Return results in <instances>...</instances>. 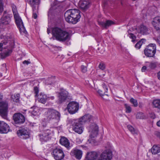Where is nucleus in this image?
Returning a JSON list of instances; mask_svg holds the SVG:
<instances>
[{"label": "nucleus", "instance_id": "f257e3e1", "mask_svg": "<svg viewBox=\"0 0 160 160\" xmlns=\"http://www.w3.org/2000/svg\"><path fill=\"white\" fill-rule=\"evenodd\" d=\"M52 33L55 39L60 42H64L70 39L69 33L60 28L55 27L52 28Z\"/></svg>", "mask_w": 160, "mask_h": 160}, {"label": "nucleus", "instance_id": "f03ea898", "mask_svg": "<svg viewBox=\"0 0 160 160\" xmlns=\"http://www.w3.org/2000/svg\"><path fill=\"white\" fill-rule=\"evenodd\" d=\"M80 11L78 9H71L68 10L64 14L66 21L69 23L73 24L78 22L81 18Z\"/></svg>", "mask_w": 160, "mask_h": 160}, {"label": "nucleus", "instance_id": "7ed1b4c3", "mask_svg": "<svg viewBox=\"0 0 160 160\" xmlns=\"http://www.w3.org/2000/svg\"><path fill=\"white\" fill-rule=\"evenodd\" d=\"M45 113L47 119L49 121L54 120L56 122H58L60 120V113L55 109L48 108Z\"/></svg>", "mask_w": 160, "mask_h": 160}, {"label": "nucleus", "instance_id": "20e7f679", "mask_svg": "<svg viewBox=\"0 0 160 160\" xmlns=\"http://www.w3.org/2000/svg\"><path fill=\"white\" fill-rule=\"evenodd\" d=\"M8 109V103L6 101H0V115L3 118H7Z\"/></svg>", "mask_w": 160, "mask_h": 160}, {"label": "nucleus", "instance_id": "39448f33", "mask_svg": "<svg viewBox=\"0 0 160 160\" xmlns=\"http://www.w3.org/2000/svg\"><path fill=\"white\" fill-rule=\"evenodd\" d=\"M156 52V46L155 44H150L144 50L145 55L147 57H153Z\"/></svg>", "mask_w": 160, "mask_h": 160}, {"label": "nucleus", "instance_id": "423d86ee", "mask_svg": "<svg viewBox=\"0 0 160 160\" xmlns=\"http://www.w3.org/2000/svg\"><path fill=\"white\" fill-rule=\"evenodd\" d=\"M67 108L69 113L72 114H75L78 110L79 103L74 101L70 102L68 104Z\"/></svg>", "mask_w": 160, "mask_h": 160}, {"label": "nucleus", "instance_id": "0eeeda50", "mask_svg": "<svg viewBox=\"0 0 160 160\" xmlns=\"http://www.w3.org/2000/svg\"><path fill=\"white\" fill-rule=\"evenodd\" d=\"M52 154L56 160H61L64 157L63 150L59 148H56L54 149L52 152Z\"/></svg>", "mask_w": 160, "mask_h": 160}, {"label": "nucleus", "instance_id": "6e6552de", "mask_svg": "<svg viewBox=\"0 0 160 160\" xmlns=\"http://www.w3.org/2000/svg\"><path fill=\"white\" fill-rule=\"evenodd\" d=\"M13 119L15 124L20 125L23 123L25 120L24 116L22 114L17 112L13 114Z\"/></svg>", "mask_w": 160, "mask_h": 160}, {"label": "nucleus", "instance_id": "1a4fd4ad", "mask_svg": "<svg viewBox=\"0 0 160 160\" xmlns=\"http://www.w3.org/2000/svg\"><path fill=\"white\" fill-rule=\"evenodd\" d=\"M18 136L21 138L27 139L30 137L28 130L27 128L20 127L17 131Z\"/></svg>", "mask_w": 160, "mask_h": 160}, {"label": "nucleus", "instance_id": "9d476101", "mask_svg": "<svg viewBox=\"0 0 160 160\" xmlns=\"http://www.w3.org/2000/svg\"><path fill=\"white\" fill-rule=\"evenodd\" d=\"M82 124L79 120H74L72 123L73 130L79 134H81L83 132Z\"/></svg>", "mask_w": 160, "mask_h": 160}, {"label": "nucleus", "instance_id": "9b49d317", "mask_svg": "<svg viewBox=\"0 0 160 160\" xmlns=\"http://www.w3.org/2000/svg\"><path fill=\"white\" fill-rule=\"evenodd\" d=\"M2 15V16L0 19V24L3 25L9 24L11 21V17L12 15L8 14L6 10L3 12Z\"/></svg>", "mask_w": 160, "mask_h": 160}, {"label": "nucleus", "instance_id": "f8f14e48", "mask_svg": "<svg viewBox=\"0 0 160 160\" xmlns=\"http://www.w3.org/2000/svg\"><path fill=\"white\" fill-rule=\"evenodd\" d=\"M68 96V92L63 89H61L60 92L58 93V104H61L65 102Z\"/></svg>", "mask_w": 160, "mask_h": 160}, {"label": "nucleus", "instance_id": "ddd939ff", "mask_svg": "<svg viewBox=\"0 0 160 160\" xmlns=\"http://www.w3.org/2000/svg\"><path fill=\"white\" fill-rule=\"evenodd\" d=\"M52 132L49 129L44 130L42 134H39L40 140L41 142H46L50 139V135L51 134Z\"/></svg>", "mask_w": 160, "mask_h": 160}, {"label": "nucleus", "instance_id": "4468645a", "mask_svg": "<svg viewBox=\"0 0 160 160\" xmlns=\"http://www.w3.org/2000/svg\"><path fill=\"white\" fill-rule=\"evenodd\" d=\"M112 152L109 150L104 151L100 155L99 160H110L112 158Z\"/></svg>", "mask_w": 160, "mask_h": 160}, {"label": "nucleus", "instance_id": "2eb2a0df", "mask_svg": "<svg viewBox=\"0 0 160 160\" xmlns=\"http://www.w3.org/2000/svg\"><path fill=\"white\" fill-rule=\"evenodd\" d=\"M14 18L16 24L19 29L20 32H23L24 33L25 32V29L21 18L18 15L17 16V17H14Z\"/></svg>", "mask_w": 160, "mask_h": 160}, {"label": "nucleus", "instance_id": "dca6fc26", "mask_svg": "<svg viewBox=\"0 0 160 160\" xmlns=\"http://www.w3.org/2000/svg\"><path fill=\"white\" fill-rule=\"evenodd\" d=\"M38 100L40 102L44 104L48 100H53L54 97L53 96L48 97L47 95L41 93L38 95Z\"/></svg>", "mask_w": 160, "mask_h": 160}, {"label": "nucleus", "instance_id": "f3484780", "mask_svg": "<svg viewBox=\"0 0 160 160\" xmlns=\"http://www.w3.org/2000/svg\"><path fill=\"white\" fill-rule=\"evenodd\" d=\"M10 130L9 126L5 122L3 121H0V133H7Z\"/></svg>", "mask_w": 160, "mask_h": 160}, {"label": "nucleus", "instance_id": "a211bd4d", "mask_svg": "<svg viewBox=\"0 0 160 160\" xmlns=\"http://www.w3.org/2000/svg\"><path fill=\"white\" fill-rule=\"evenodd\" d=\"M152 24L158 32L160 33V16L154 18L152 21Z\"/></svg>", "mask_w": 160, "mask_h": 160}, {"label": "nucleus", "instance_id": "6ab92c4d", "mask_svg": "<svg viewBox=\"0 0 160 160\" xmlns=\"http://www.w3.org/2000/svg\"><path fill=\"white\" fill-rule=\"evenodd\" d=\"M99 154L98 152L92 151L88 152L86 157L88 160H99Z\"/></svg>", "mask_w": 160, "mask_h": 160}, {"label": "nucleus", "instance_id": "aec40b11", "mask_svg": "<svg viewBox=\"0 0 160 160\" xmlns=\"http://www.w3.org/2000/svg\"><path fill=\"white\" fill-rule=\"evenodd\" d=\"M27 1L32 7L33 11L35 10H38L40 0H27Z\"/></svg>", "mask_w": 160, "mask_h": 160}, {"label": "nucleus", "instance_id": "412c9836", "mask_svg": "<svg viewBox=\"0 0 160 160\" xmlns=\"http://www.w3.org/2000/svg\"><path fill=\"white\" fill-rule=\"evenodd\" d=\"M90 3V0H81L78 3L79 6L82 9L85 10L89 7Z\"/></svg>", "mask_w": 160, "mask_h": 160}, {"label": "nucleus", "instance_id": "4be33fe9", "mask_svg": "<svg viewBox=\"0 0 160 160\" xmlns=\"http://www.w3.org/2000/svg\"><path fill=\"white\" fill-rule=\"evenodd\" d=\"M91 132V136L92 138H94L96 136L98 133V126L95 123H92L90 127Z\"/></svg>", "mask_w": 160, "mask_h": 160}, {"label": "nucleus", "instance_id": "5701e85b", "mask_svg": "<svg viewBox=\"0 0 160 160\" xmlns=\"http://www.w3.org/2000/svg\"><path fill=\"white\" fill-rule=\"evenodd\" d=\"M138 31L142 35H147L149 33L148 28L143 25H141L140 26Z\"/></svg>", "mask_w": 160, "mask_h": 160}, {"label": "nucleus", "instance_id": "b1692460", "mask_svg": "<svg viewBox=\"0 0 160 160\" xmlns=\"http://www.w3.org/2000/svg\"><path fill=\"white\" fill-rule=\"evenodd\" d=\"M60 143L68 148L69 147V142L68 140L65 137H62L60 140Z\"/></svg>", "mask_w": 160, "mask_h": 160}, {"label": "nucleus", "instance_id": "393cba45", "mask_svg": "<svg viewBox=\"0 0 160 160\" xmlns=\"http://www.w3.org/2000/svg\"><path fill=\"white\" fill-rule=\"evenodd\" d=\"M91 118L92 116L90 115L87 114L82 117L79 120L83 124L84 122L90 121Z\"/></svg>", "mask_w": 160, "mask_h": 160}, {"label": "nucleus", "instance_id": "a878e982", "mask_svg": "<svg viewBox=\"0 0 160 160\" xmlns=\"http://www.w3.org/2000/svg\"><path fill=\"white\" fill-rule=\"evenodd\" d=\"M72 153H73L75 158L78 159H80L82 156V151L78 149L75 150L73 151L72 152Z\"/></svg>", "mask_w": 160, "mask_h": 160}, {"label": "nucleus", "instance_id": "bb28decb", "mask_svg": "<svg viewBox=\"0 0 160 160\" xmlns=\"http://www.w3.org/2000/svg\"><path fill=\"white\" fill-rule=\"evenodd\" d=\"M114 24V22L111 20H108L106 22H100L99 24L103 27L107 28Z\"/></svg>", "mask_w": 160, "mask_h": 160}, {"label": "nucleus", "instance_id": "cd10ccee", "mask_svg": "<svg viewBox=\"0 0 160 160\" xmlns=\"http://www.w3.org/2000/svg\"><path fill=\"white\" fill-rule=\"evenodd\" d=\"M29 111L31 112L32 115L35 116L38 115L39 109L38 107L34 106L31 108Z\"/></svg>", "mask_w": 160, "mask_h": 160}, {"label": "nucleus", "instance_id": "c85d7f7f", "mask_svg": "<svg viewBox=\"0 0 160 160\" xmlns=\"http://www.w3.org/2000/svg\"><path fill=\"white\" fill-rule=\"evenodd\" d=\"M152 106L153 108H157L160 110V100L156 99L153 100L152 102Z\"/></svg>", "mask_w": 160, "mask_h": 160}, {"label": "nucleus", "instance_id": "c756f323", "mask_svg": "<svg viewBox=\"0 0 160 160\" xmlns=\"http://www.w3.org/2000/svg\"><path fill=\"white\" fill-rule=\"evenodd\" d=\"M151 152L152 154H157L160 152V147L157 145H154L151 148Z\"/></svg>", "mask_w": 160, "mask_h": 160}, {"label": "nucleus", "instance_id": "7c9ffc66", "mask_svg": "<svg viewBox=\"0 0 160 160\" xmlns=\"http://www.w3.org/2000/svg\"><path fill=\"white\" fill-rule=\"evenodd\" d=\"M146 63V65L148 68H149L151 69H154L156 67V64L155 62H147Z\"/></svg>", "mask_w": 160, "mask_h": 160}, {"label": "nucleus", "instance_id": "2f4dec72", "mask_svg": "<svg viewBox=\"0 0 160 160\" xmlns=\"http://www.w3.org/2000/svg\"><path fill=\"white\" fill-rule=\"evenodd\" d=\"M127 128L128 130L133 134H137L138 131L137 130L135 129L131 125H128L127 126Z\"/></svg>", "mask_w": 160, "mask_h": 160}, {"label": "nucleus", "instance_id": "473e14b6", "mask_svg": "<svg viewBox=\"0 0 160 160\" xmlns=\"http://www.w3.org/2000/svg\"><path fill=\"white\" fill-rule=\"evenodd\" d=\"M11 98L14 102H19L20 101V94L18 93L14 94L13 96H12Z\"/></svg>", "mask_w": 160, "mask_h": 160}, {"label": "nucleus", "instance_id": "72a5a7b5", "mask_svg": "<svg viewBox=\"0 0 160 160\" xmlns=\"http://www.w3.org/2000/svg\"><path fill=\"white\" fill-rule=\"evenodd\" d=\"M12 52L11 50H8L5 52L2 53L1 55V57L2 58H4L8 56Z\"/></svg>", "mask_w": 160, "mask_h": 160}, {"label": "nucleus", "instance_id": "f704fd0d", "mask_svg": "<svg viewBox=\"0 0 160 160\" xmlns=\"http://www.w3.org/2000/svg\"><path fill=\"white\" fill-rule=\"evenodd\" d=\"M12 9L14 17H17V16H18V12L17 10L16 7L14 4L12 5Z\"/></svg>", "mask_w": 160, "mask_h": 160}, {"label": "nucleus", "instance_id": "c9c22d12", "mask_svg": "<svg viewBox=\"0 0 160 160\" xmlns=\"http://www.w3.org/2000/svg\"><path fill=\"white\" fill-rule=\"evenodd\" d=\"M145 117L144 114L142 112H138L136 115V118L137 119H143L145 118Z\"/></svg>", "mask_w": 160, "mask_h": 160}, {"label": "nucleus", "instance_id": "e433bc0d", "mask_svg": "<svg viewBox=\"0 0 160 160\" xmlns=\"http://www.w3.org/2000/svg\"><path fill=\"white\" fill-rule=\"evenodd\" d=\"M4 10V4L2 0H0V15L3 14Z\"/></svg>", "mask_w": 160, "mask_h": 160}, {"label": "nucleus", "instance_id": "4c0bfd02", "mask_svg": "<svg viewBox=\"0 0 160 160\" xmlns=\"http://www.w3.org/2000/svg\"><path fill=\"white\" fill-rule=\"evenodd\" d=\"M144 41L145 40L143 39H142L141 40L138 42L137 43L135 44V47L137 49H139L142 45V43L143 42V41Z\"/></svg>", "mask_w": 160, "mask_h": 160}, {"label": "nucleus", "instance_id": "58836bf2", "mask_svg": "<svg viewBox=\"0 0 160 160\" xmlns=\"http://www.w3.org/2000/svg\"><path fill=\"white\" fill-rule=\"evenodd\" d=\"M130 102L133 104L134 107H136L138 106V103L136 100L134 99L133 98H132L130 99Z\"/></svg>", "mask_w": 160, "mask_h": 160}, {"label": "nucleus", "instance_id": "ea45409f", "mask_svg": "<svg viewBox=\"0 0 160 160\" xmlns=\"http://www.w3.org/2000/svg\"><path fill=\"white\" fill-rule=\"evenodd\" d=\"M125 107L126 108V112L127 113H129L132 111V109L131 107L127 104H125L124 105Z\"/></svg>", "mask_w": 160, "mask_h": 160}, {"label": "nucleus", "instance_id": "a19ab883", "mask_svg": "<svg viewBox=\"0 0 160 160\" xmlns=\"http://www.w3.org/2000/svg\"><path fill=\"white\" fill-rule=\"evenodd\" d=\"M129 37L131 38L132 40V41L133 42H134L135 41V39L136 38V37L133 33H130L129 35Z\"/></svg>", "mask_w": 160, "mask_h": 160}, {"label": "nucleus", "instance_id": "79ce46f5", "mask_svg": "<svg viewBox=\"0 0 160 160\" xmlns=\"http://www.w3.org/2000/svg\"><path fill=\"white\" fill-rule=\"evenodd\" d=\"M98 92L101 96H103L104 95H106L107 96L108 95V94H105V93L106 92L105 91L103 92L102 90H98Z\"/></svg>", "mask_w": 160, "mask_h": 160}, {"label": "nucleus", "instance_id": "37998d69", "mask_svg": "<svg viewBox=\"0 0 160 160\" xmlns=\"http://www.w3.org/2000/svg\"><path fill=\"white\" fill-rule=\"evenodd\" d=\"M99 67L100 69L102 70H103L105 69V66L104 63H101L99 65Z\"/></svg>", "mask_w": 160, "mask_h": 160}, {"label": "nucleus", "instance_id": "c03bdc74", "mask_svg": "<svg viewBox=\"0 0 160 160\" xmlns=\"http://www.w3.org/2000/svg\"><path fill=\"white\" fill-rule=\"evenodd\" d=\"M34 91L35 93L36 94L35 96L37 97L39 91L38 88L37 87H34Z\"/></svg>", "mask_w": 160, "mask_h": 160}, {"label": "nucleus", "instance_id": "a18cd8bd", "mask_svg": "<svg viewBox=\"0 0 160 160\" xmlns=\"http://www.w3.org/2000/svg\"><path fill=\"white\" fill-rule=\"evenodd\" d=\"M81 69L82 72L83 73L86 72L87 71V67L83 65L81 66Z\"/></svg>", "mask_w": 160, "mask_h": 160}, {"label": "nucleus", "instance_id": "49530a36", "mask_svg": "<svg viewBox=\"0 0 160 160\" xmlns=\"http://www.w3.org/2000/svg\"><path fill=\"white\" fill-rule=\"evenodd\" d=\"M38 10H34L33 11V15H32V17L34 19H36L37 18V14L36 13V12Z\"/></svg>", "mask_w": 160, "mask_h": 160}, {"label": "nucleus", "instance_id": "de8ad7c7", "mask_svg": "<svg viewBox=\"0 0 160 160\" xmlns=\"http://www.w3.org/2000/svg\"><path fill=\"white\" fill-rule=\"evenodd\" d=\"M102 87L105 90V91L107 92L108 90L107 87L104 83L102 84Z\"/></svg>", "mask_w": 160, "mask_h": 160}, {"label": "nucleus", "instance_id": "09e8293b", "mask_svg": "<svg viewBox=\"0 0 160 160\" xmlns=\"http://www.w3.org/2000/svg\"><path fill=\"white\" fill-rule=\"evenodd\" d=\"M155 135L160 139V132H155Z\"/></svg>", "mask_w": 160, "mask_h": 160}, {"label": "nucleus", "instance_id": "8fccbe9b", "mask_svg": "<svg viewBox=\"0 0 160 160\" xmlns=\"http://www.w3.org/2000/svg\"><path fill=\"white\" fill-rule=\"evenodd\" d=\"M160 34V36L156 40L157 42L160 46V33H159Z\"/></svg>", "mask_w": 160, "mask_h": 160}, {"label": "nucleus", "instance_id": "3c124183", "mask_svg": "<svg viewBox=\"0 0 160 160\" xmlns=\"http://www.w3.org/2000/svg\"><path fill=\"white\" fill-rule=\"evenodd\" d=\"M147 68L146 66H143L142 67L141 70L142 72H145Z\"/></svg>", "mask_w": 160, "mask_h": 160}, {"label": "nucleus", "instance_id": "603ef678", "mask_svg": "<svg viewBox=\"0 0 160 160\" xmlns=\"http://www.w3.org/2000/svg\"><path fill=\"white\" fill-rule=\"evenodd\" d=\"M23 63L24 64H27V65H28V64L30 63V62H28V61L25 60L23 62Z\"/></svg>", "mask_w": 160, "mask_h": 160}, {"label": "nucleus", "instance_id": "864d4df0", "mask_svg": "<svg viewBox=\"0 0 160 160\" xmlns=\"http://www.w3.org/2000/svg\"><path fill=\"white\" fill-rule=\"evenodd\" d=\"M3 45V44L2 43H0V51H1L2 50Z\"/></svg>", "mask_w": 160, "mask_h": 160}, {"label": "nucleus", "instance_id": "5fc2aeb1", "mask_svg": "<svg viewBox=\"0 0 160 160\" xmlns=\"http://www.w3.org/2000/svg\"><path fill=\"white\" fill-rule=\"evenodd\" d=\"M157 77L158 79L160 80V71L158 73Z\"/></svg>", "mask_w": 160, "mask_h": 160}, {"label": "nucleus", "instance_id": "6e6d98bb", "mask_svg": "<svg viewBox=\"0 0 160 160\" xmlns=\"http://www.w3.org/2000/svg\"><path fill=\"white\" fill-rule=\"evenodd\" d=\"M76 141H77V142L78 143H79L81 142V141L79 139H78V138H77L76 139Z\"/></svg>", "mask_w": 160, "mask_h": 160}, {"label": "nucleus", "instance_id": "4d7b16f0", "mask_svg": "<svg viewBox=\"0 0 160 160\" xmlns=\"http://www.w3.org/2000/svg\"><path fill=\"white\" fill-rule=\"evenodd\" d=\"M157 125L158 126L160 127V120L157 122Z\"/></svg>", "mask_w": 160, "mask_h": 160}, {"label": "nucleus", "instance_id": "13d9d810", "mask_svg": "<svg viewBox=\"0 0 160 160\" xmlns=\"http://www.w3.org/2000/svg\"><path fill=\"white\" fill-rule=\"evenodd\" d=\"M3 97V95H2L0 94V100L2 99Z\"/></svg>", "mask_w": 160, "mask_h": 160}, {"label": "nucleus", "instance_id": "bf43d9fd", "mask_svg": "<svg viewBox=\"0 0 160 160\" xmlns=\"http://www.w3.org/2000/svg\"><path fill=\"white\" fill-rule=\"evenodd\" d=\"M47 33L48 34H49V33H50V31L48 29L47 30Z\"/></svg>", "mask_w": 160, "mask_h": 160}, {"label": "nucleus", "instance_id": "052dcab7", "mask_svg": "<svg viewBox=\"0 0 160 160\" xmlns=\"http://www.w3.org/2000/svg\"><path fill=\"white\" fill-rule=\"evenodd\" d=\"M151 117L153 119H154L155 118V115L154 114H153V116H152Z\"/></svg>", "mask_w": 160, "mask_h": 160}, {"label": "nucleus", "instance_id": "680f3d73", "mask_svg": "<svg viewBox=\"0 0 160 160\" xmlns=\"http://www.w3.org/2000/svg\"><path fill=\"white\" fill-rule=\"evenodd\" d=\"M128 34H129H129H130V33H130V32H131V30H128Z\"/></svg>", "mask_w": 160, "mask_h": 160}, {"label": "nucleus", "instance_id": "e2e57ef3", "mask_svg": "<svg viewBox=\"0 0 160 160\" xmlns=\"http://www.w3.org/2000/svg\"><path fill=\"white\" fill-rule=\"evenodd\" d=\"M3 65L4 66H5V67H6V65L5 64H3Z\"/></svg>", "mask_w": 160, "mask_h": 160}]
</instances>
